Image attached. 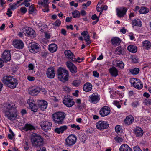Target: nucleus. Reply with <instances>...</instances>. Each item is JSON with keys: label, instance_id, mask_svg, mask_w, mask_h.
Wrapping results in <instances>:
<instances>
[{"label": "nucleus", "instance_id": "nucleus-1", "mask_svg": "<svg viewBox=\"0 0 151 151\" xmlns=\"http://www.w3.org/2000/svg\"><path fill=\"white\" fill-rule=\"evenodd\" d=\"M1 81L4 85L11 89L15 88L19 83L18 80L11 76H4Z\"/></svg>", "mask_w": 151, "mask_h": 151}, {"label": "nucleus", "instance_id": "nucleus-2", "mask_svg": "<svg viewBox=\"0 0 151 151\" xmlns=\"http://www.w3.org/2000/svg\"><path fill=\"white\" fill-rule=\"evenodd\" d=\"M7 109L9 111H7L5 113V116L8 119L11 121H13L16 119L17 115V110L13 105L9 104L7 106Z\"/></svg>", "mask_w": 151, "mask_h": 151}, {"label": "nucleus", "instance_id": "nucleus-3", "mask_svg": "<svg viewBox=\"0 0 151 151\" xmlns=\"http://www.w3.org/2000/svg\"><path fill=\"white\" fill-rule=\"evenodd\" d=\"M66 116L63 112H57L52 115V118L54 122L56 124H62Z\"/></svg>", "mask_w": 151, "mask_h": 151}, {"label": "nucleus", "instance_id": "nucleus-4", "mask_svg": "<svg viewBox=\"0 0 151 151\" xmlns=\"http://www.w3.org/2000/svg\"><path fill=\"white\" fill-rule=\"evenodd\" d=\"M31 141L33 145L36 147H39L43 145L44 141L42 137L36 133L32 134Z\"/></svg>", "mask_w": 151, "mask_h": 151}, {"label": "nucleus", "instance_id": "nucleus-5", "mask_svg": "<svg viewBox=\"0 0 151 151\" xmlns=\"http://www.w3.org/2000/svg\"><path fill=\"white\" fill-rule=\"evenodd\" d=\"M57 74L58 78L60 80H63L66 81L68 80L69 74L67 70L60 68L57 70Z\"/></svg>", "mask_w": 151, "mask_h": 151}, {"label": "nucleus", "instance_id": "nucleus-6", "mask_svg": "<svg viewBox=\"0 0 151 151\" xmlns=\"http://www.w3.org/2000/svg\"><path fill=\"white\" fill-rule=\"evenodd\" d=\"M77 139V137L75 135H69L65 139V145L67 147H70L76 143Z\"/></svg>", "mask_w": 151, "mask_h": 151}, {"label": "nucleus", "instance_id": "nucleus-7", "mask_svg": "<svg viewBox=\"0 0 151 151\" xmlns=\"http://www.w3.org/2000/svg\"><path fill=\"white\" fill-rule=\"evenodd\" d=\"M131 84L134 88L138 89H141L143 86L141 81L138 79L134 78L131 79L130 81Z\"/></svg>", "mask_w": 151, "mask_h": 151}, {"label": "nucleus", "instance_id": "nucleus-8", "mask_svg": "<svg viewBox=\"0 0 151 151\" xmlns=\"http://www.w3.org/2000/svg\"><path fill=\"white\" fill-rule=\"evenodd\" d=\"M52 124L51 122L48 121H43L41 122L40 124L41 128L46 132L51 129Z\"/></svg>", "mask_w": 151, "mask_h": 151}, {"label": "nucleus", "instance_id": "nucleus-9", "mask_svg": "<svg viewBox=\"0 0 151 151\" xmlns=\"http://www.w3.org/2000/svg\"><path fill=\"white\" fill-rule=\"evenodd\" d=\"M22 30L23 33L27 36L31 37H36V33L35 31L30 28L26 27Z\"/></svg>", "mask_w": 151, "mask_h": 151}, {"label": "nucleus", "instance_id": "nucleus-10", "mask_svg": "<svg viewBox=\"0 0 151 151\" xmlns=\"http://www.w3.org/2000/svg\"><path fill=\"white\" fill-rule=\"evenodd\" d=\"M96 125L97 129L101 130L106 129L109 126V124L107 122L103 121H100L97 122Z\"/></svg>", "mask_w": 151, "mask_h": 151}, {"label": "nucleus", "instance_id": "nucleus-11", "mask_svg": "<svg viewBox=\"0 0 151 151\" xmlns=\"http://www.w3.org/2000/svg\"><path fill=\"white\" fill-rule=\"evenodd\" d=\"M100 98V96L97 93H95L89 96L88 100L91 103L95 104L99 101Z\"/></svg>", "mask_w": 151, "mask_h": 151}, {"label": "nucleus", "instance_id": "nucleus-12", "mask_svg": "<svg viewBox=\"0 0 151 151\" xmlns=\"http://www.w3.org/2000/svg\"><path fill=\"white\" fill-rule=\"evenodd\" d=\"M110 108L107 106H104L101 109L99 112L101 116L104 117L108 115L110 113Z\"/></svg>", "mask_w": 151, "mask_h": 151}, {"label": "nucleus", "instance_id": "nucleus-13", "mask_svg": "<svg viewBox=\"0 0 151 151\" xmlns=\"http://www.w3.org/2000/svg\"><path fill=\"white\" fill-rule=\"evenodd\" d=\"M66 65L72 73H77L78 69L77 67L70 61H68L66 62Z\"/></svg>", "mask_w": 151, "mask_h": 151}, {"label": "nucleus", "instance_id": "nucleus-14", "mask_svg": "<svg viewBox=\"0 0 151 151\" xmlns=\"http://www.w3.org/2000/svg\"><path fill=\"white\" fill-rule=\"evenodd\" d=\"M29 48L30 52L33 53L38 52L40 50L38 45L35 43H30L29 45Z\"/></svg>", "mask_w": 151, "mask_h": 151}, {"label": "nucleus", "instance_id": "nucleus-15", "mask_svg": "<svg viewBox=\"0 0 151 151\" xmlns=\"http://www.w3.org/2000/svg\"><path fill=\"white\" fill-rule=\"evenodd\" d=\"M55 72L53 67L49 68L46 71V74L47 77L49 78H53L55 75Z\"/></svg>", "mask_w": 151, "mask_h": 151}, {"label": "nucleus", "instance_id": "nucleus-16", "mask_svg": "<svg viewBox=\"0 0 151 151\" xmlns=\"http://www.w3.org/2000/svg\"><path fill=\"white\" fill-rule=\"evenodd\" d=\"M13 45L15 48L19 49H22L24 47L23 42L19 40L13 41Z\"/></svg>", "mask_w": 151, "mask_h": 151}, {"label": "nucleus", "instance_id": "nucleus-17", "mask_svg": "<svg viewBox=\"0 0 151 151\" xmlns=\"http://www.w3.org/2000/svg\"><path fill=\"white\" fill-rule=\"evenodd\" d=\"M127 10V8L124 7L117 8L116 9L117 14L119 17H123L126 14Z\"/></svg>", "mask_w": 151, "mask_h": 151}, {"label": "nucleus", "instance_id": "nucleus-18", "mask_svg": "<svg viewBox=\"0 0 151 151\" xmlns=\"http://www.w3.org/2000/svg\"><path fill=\"white\" fill-rule=\"evenodd\" d=\"M2 57L5 62L9 61L11 59L10 50H5L3 52Z\"/></svg>", "mask_w": 151, "mask_h": 151}, {"label": "nucleus", "instance_id": "nucleus-19", "mask_svg": "<svg viewBox=\"0 0 151 151\" xmlns=\"http://www.w3.org/2000/svg\"><path fill=\"white\" fill-rule=\"evenodd\" d=\"M64 54L66 57L68 58L70 60L75 61V55L73 54L69 50H66L64 51Z\"/></svg>", "mask_w": 151, "mask_h": 151}, {"label": "nucleus", "instance_id": "nucleus-20", "mask_svg": "<svg viewBox=\"0 0 151 151\" xmlns=\"http://www.w3.org/2000/svg\"><path fill=\"white\" fill-rule=\"evenodd\" d=\"M64 104L67 107H71L75 104L74 102L70 98H65L63 100Z\"/></svg>", "mask_w": 151, "mask_h": 151}, {"label": "nucleus", "instance_id": "nucleus-21", "mask_svg": "<svg viewBox=\"0 0 151 151\" xmlns=\"http://www.w3.org/2000/svg\"><path fill=\"white\" fill-rule=\"evenodd\" d=\"M38 105L41 110H44L47 107V103L44 100H39L38 102Z\"/></svg>", "mask_w": 151, "mask_h": 151}, {"label": "nucleus", "instance_id": "nucleus-22", "mask_svg": "<svg viewBox=\"0 0 151 151\" xmlns=\"http://www.w3.org/2000/svg\"><path fill=\"white\" fill-rule=\"evenodd\" d=\"M40 91V87L32 88L29 89V93L32 96L37 95Z\"/></svg>", "mask_w": 151, "mask_h": 151}, {"label": "nucleus", "instance_id": "nucleus-23", "mask_svg": "<svg viewBox=\"0 0 151 151\" xmlns=\"http://www.w3.org/2000/svg\"><path fill=\"white\" fill-rule=\"evenodd\" d=\"M68 128L67 126L64 125L55 128L54 130L55 132L58 134L62 133Z\"/></svg>", "mask_w": 151, "mask_h": 151}, {"label": "nucleus", "instance_id": "nucleus-24", "mask_svg": "<svg viewBox=\"0 0 151 151\" xmlns=\"http://www.w3.org/2000/svg\"><path fill=\"white\" fill-rule=\"evenodd\" d=\"M134 134L136 137H141L143 134V131L142 129L139 127H136L134 130Z\"/></svg>", "mask_w": 151, "mask_h": 151}, {"label": "nucleus", "instance_id": "nucleus-25", "mask_svg": "<svg viewBox=\"0 0 151 151\" xmlns=\"http://www.w3.org/2000/svg\"><path fill=\"white\" fill-rule=\"evenodd\" d=\"M134 119V118L132 115L127 116L124 120L125 124L127 125H130L133 122Z\"/></svg>", "mask_w": 151, "mask_h": 151}, {"label": "nucleus", "instance_id": "nucleus-26", "mask_svg": "<svg viewBox=\"0 0 151 151\" xmlns=\"http://www.w3.org/2000/svg\"><path fill=\"white\" fill-rule=\"evenodd\" d=\"M92 85L88 82L86 83L83 86L84 91L88 92L91 91L92 89Z\"/></svg>", "mask_w": 151, "mask_h": 151}, {"label": "nucleus", "instance_id": "nucleus-27", "mask_svg": "<svg viewBox=\"0 0 151 151\" xmlns=\"http://www.w3.org/2000/svg\"><path fill=\"white\" fill-rule=\"evenodd\" d=\"M120 151H132V149L127 144H122L119 148Z\"/></svg>", "mask_w": 151, "mask_h": 151}, {"label": "nucleus", "instance_id": "nucleus-28", "mask_svg": "<svg viewBox=\"0 0 151 151\" xmlns=\"http://www.w3.org/2000/svg\"><path fill=\"white\" fill-rule=\"evenodd\" d=\"M22 130L27 132L29 130L35 129V127L33 125L28 124H26L22 128Z\"/></svg>", "mask_w": 151, "mask_h": 151}, {"label": "nucleus", "instance_id": "nucleus-29", "mask_svg": "<svg viewBox=\"0 0 151 151\" xmlns=\"http://www.w3.org/2000/svg\"><path fill=\"white\" fill-rule=\"evenodd\" d=\"M109 72L112 76L116 77L118 75V70L115 67H112L109 69Z\"/></svg>", "mask_w": 151, "mask_h": 151}, {"label": "nucleus", "instance_id": "nucleus-30", "mask_svg": "<svg viewBox=\"0 0 151 151\" xmlns=\"http://www.w3.org/2000/svg\"><path fill=\"white\" fill-rule=\"evenodd\" d=\"M111 42L113 45H118L120 43L121 40L119 38L115 37L111 39Z\"/></svg>", "mask_w": 151, "mask_h": 151}, {"label": "nucleus", "instance_id": "nucleus-31", "mask_svg": "<svg viewBox=\"0 0 151 151\" xmlns=\"http://www.w3.org/2000/svg\"><path fill=\"white\" fill-rule=\"evenodd\" d=\"M57 49V46L55 44H52L49 45V50L51 52H54L56 51Z\"/></svg>", "mask_w": 151, "mask_h": 151}, {"label": "nucleus", "instance_id": "nucleus-32", "mask_svg": "<svg viewBox=\"0 0 151 151\" xmlns=\"http://www.w3.org/2000/svg\"><path fill=\"white\" fill-rule=\"evenodd\" d=\"M127 49L129 52L133 53H136L137 51V47L133 45H129Z\"/></svg>", "mask_w": 151, "mask_h": 151}, {"label": "nucleus", "instance_id": "nucleus-33", "mask_svg": "<svg viewBox=\"0 0 151 151\" xmlns=\"http://www.w3.org/2000/svg\"><path fill=\"white\" fill-rule=\"evenodd\" d=\"M132 25L133 27L136 26L140 27L142 25L141 22L139 19H134L132 21Z\"/></svg>", "mask_w": 151, "mask_h": 151}, {"label": "nucleus", "instance_id": "nucleus-34", "mask_svg": "<svg viewBox=\"0 0 151 151\" xmlns=\"http://www.w3.org/2000/svg\"><path fill=\"white\" fill-rule=\"evenodd\" d=\"M29 106L31 110L34 112H36L37 110V107L36 105L35 104V102L31 103H29Z\"/></svg>", "mask_w": 151, "mask_h": 151}, {"label": "nucleus", "instance_id": "nucleus-35", "mask_svg": "<svg viewBox=\"0 0 151 151\" xmlns=\"http://www.w3.org/2000/svg\"><path fill=\"white\" fill-rule=\"evenodd\" d=\"M143 46L145 49H148L151 47V43L148 40H145L142 42Z\"/></svg>", "mask_w": 151, "mask_h": 151}, {"label": "nucleus", "instance_id": "nucleus-36", "mask_svg": "<svg viewBox=\"0 0 151 151\" xmlns=\"http://www.w3.org/2000/svg\"><path fill=\"white\" fill-rule=\"evenodd\" d=\"M139 69L138 68H135L129 70V72L130 73L133 75L137 74L139 73Z\"/></svg>", "mask_w": 151, "mask_h": 151}, {"label": "nucleus", "instance_id": "nucleus-37", "mask_svg": "<svg viewBox=\"0 0 151 151\" xmlns=\"http://www.w3.org/2000/svg\"><path fill=\"white\" fill-rule=\"evenodd\" d=\"M115 130L116 132L118 134L123 132V130L121 126L120 125H117L115 127Z\"/></svg>", "mask_w": 151, "mask_h": 151}, {"label": "nucleus", "instance_id": "nucleus-38", "mask_svg": "<svg viewBox=\"0 0 151 151\" xmlns=\"http://www.w3.org/2000/svg\"><path fill=\"white\" fill-rule=\"evenodd\" d=\"M29 13L30 14H35L37 12V10L35 9L33 5H31L29 8Z\"/></svg>", "mask_w": 151, "mask_h": 151}, {"label": "nucleus", "instance_id": "nucleus-39", "mask_svg": "<svg viewBox=\"0 0 151 151\" xmlns=\"http://www.w3.org/2000/svg\"><path fill=\"white\" fill-rule=\"evenodd\" d=\"M149 9L145 7H142L139 12L141 14H145L148 12Z\"/></svg>", "mask_w": 151, "mask_h": 151}, {"label": "nucleus", "instance_id": "nucleus-40", "mask_svg": "<svg viewBox=\"0 0 151 151\" xmlns=\"http://www.w3.org/2000/svg\"><path fill=\"white\" fill-rule=\"evenodd\" d=\"M116 63V67L121 69H123L124 68V65L123 62L121 61H117Z\"/></svg>", "mask_w": 151, "mask_h": 151}, {"label": "nucleus", "instance_id": "nucleus-41", "mask_svg": "<svg viewBox=\"0 0 151 151\" xmlns=\"http://www.w3.org/2000/svg\"><path fill=\"white\" fill-rule=\"evenodd\" d=\"M123 50V49L122 48V47L119 46L117 47L115 50V52L117 54L120 55L122 54Z\"/></svg>", "mask_w": 151, "mask_h": 151}, {"label": "nucleus", "instance_id": "nucleus-42", "mask_svg": "<svg viewBox=\"0 0 151 151\" xmlns=\"http://www.w3.org/2000/svg\"><path fill=\"white\" fill-rule=\"evenodd\" d=\"M72 15L73 17L74 18L79 17L80 15V13L79 11L76 10L73 12Z\"/></svg>", "mask_w": 151, "mask_h": 151}, {"label": "nucleus", "instance_id": "nucleus-43", "mask_svg": "<svg viewBox=\"0 0 151 151\" xmlns=\"http://www.w3.org/2000/svg\"><path fill=\"white\" fill-rule=\"evenodd\" d=\"M81 83L80 81L79 80H75L72 83L73 85L76 87H78Z\"/></svg>", "mask_w": 151, "mask_h": 151}, {"label": "nucleus", "instance_id": "nucleus-44", "mask_svg": "<svg viewBox=\"0 0 151 151\" xmlns=\"http://www.w3.org/2000/svg\"><path fill=\"white\" fill-rule=\"evenodd\" d=\"M61 24V22L59 20H57L54 23L52 24L56 27L59 26Z\"/></svg>", "mask_w": 151, "mask_h": 151}, {"label": "nucleus", "instance_id": "nucleus-45", "mask_svg": "<svg viewBox=\"0 0 151 151\" xmlns=\"http://www.w3.org/2000/svg\"><path fill=\"white\" fill-rule=\"evenodd\" d=\"M18 6H17V4L15 3H13V4H10V9L12 10H14Z\"/></svg>", "mask_w": 151, "mask_h": 151}, {"label": "nucleus", "instance_id": "nucleus-46", "mask_svg": "<svg viewBox=\"0 0 151 151\" xmlns=\"http://www.w3.org/2000/svg\"><path fill=\"white\" fill-rule=\"evenodd\" d=\"M39 27L40 30L42 32H43V30L45 29L47 27V26L45 24H43L41 25V26H39Z\"/></svg>", "mask_w": 151, "mask_h": 151}, {"label": "nucleus", "instance_id": "nucleus-47", "mask_svg": "<svg viewBox=\"0 0 151 151\" xmlns=\"http://www.w3.org/2000/svg\"><path fill=\"white\" fill-rule=\"evenodd\" d=\"M133 108H135L139 105V101H136L132 103L131 104Z\"/></svg>", "mask_w": 151, "mask_h": 151}, {"label": "nucleus", "instance_id": "nucleus-48", "mask_svg": "<svg viewBox=\"0 0 151 151\" xmlns=\"http://www.w3.org/2000/svg\"><path fill=\"white\" fill-rule=\"evenodd\" d=\"M114 139L118 142H121L122 141V139L120 137L116 136L114 138Z\"/></svg>", "mask_w": 151, "mask_h": 151}, {"label": "nucleus", "instance_id": "nucleus-49", "mask_svg": "<svg viewBox=\"0 0 151 151\" xmlns=\"http://www.w3.org/2000/svg\"><path fill=\"white\" fill-rule=\"evenodd\" d=\"M144 103L146 105L151 104V99H145V101Z\"/></svg>", "mask_w": 151, "mask_h": 151}, {"label": "nucleus", "instance_id": "nucleus-50", "mask_svg": "<svg viewBox=\"0 0 151 151\" xmlns=\"http://www.w3.org/2000/svg\"><path fill=\"white\" fill-rule=\"evenodd\" d=\"M20 11L21 13L25 14L27 11V9L25 7H22L20 9Z\"/></svg>", "mask_w": 151, "mask_h": 151}, {"label": "nucleus", "instance_id": "nucleus-51", "mask_svg": "<svg viewBox=\"0 0 151 151\" xmlns=\"http://www.w3.org/2000/svg\"><path fill=\"white\" fill-rule=\"evenodd\" d=\"M113 104L116 105L118 108H120L121 106L119 104V102L116 101H114L113 102Z\"/></svg>", "mask_w": 151, "mask_h": 151}, {"label": "nucleus", "instance_id": "nucleus-52", "mask_svg": "<svg viewBox=\"0 0 151 151\" xmlns=\"http://www.w3.org/2000/svg\"><path fill=\"white\" fill-rule=\"evenodd\" d=\"M11 9L10 8H8L7 9V12L6 13L7 15L9 17H10L11 16L12 14V12L11 11Z\"/></svg>", "mask_w": 151, "mask_h": 151}, {"label": "nucleus", "instance_id": "nucleus-53", "mask_svg": "<svg viewBox=\"0 0 151 151\" xmlns=\"http://www.w3.org/2000/svg\"><path fill=\"white\" fill-rule=\"evenodd\" d=\"M133 149L134 151H142V150L138 146H134Z\"/></svg>", "mask_w": 151, "mask_h": 151}, {"label": "nucleus", "instance_id": "nucleus-54", "mask_svg": "<svg viewBox=\"0 0 151 151\" xmlns=\"http://www.w3.org/2000/svg\"><path fill=\"white\" fill-rule=\"evenodd\" d=\"M69 126H70L72 128H77V129L78 130L80 129V128L79 127V126L78 125L76 126L75 124H73L70 125Z\"/></svg>", "mask_w": 151, "mask_h": 151}, {"label": "nucleus", "instance_id": "nucleus-55", "mask_svg": "<svg viewBox=\"0 0 151 151\" xmlns=\"http://www.w3.org/2000/svg\"><path fill=\"white\" fill-rule=\"evenodd\" d=\"M63 91H65L67 92H69L70 90L69 87L65 86L63 87Z\"/></svg>", "mask_w": 151, "mask_h": 151}, {"label": "nucleus", "instance_id": "nucleus-56", "mask_svg": "<svg viewBox=\"0 0 151 151\" xmlns=\"http://www.w3.org/2000/svg\"><path fill=\"white\" fill-rule=\"evenodd\" d=\"M91 4V1H89L86 3H84L82 4V6L87 7L90 5Z\"/></svg>", "mask_w": 151, "mask_h": 151}, {"label": "nucleus", "instance_id": "nucleus-57", "mask_svg": "<svg viewBox=\"0 0 151 151\" xmlns=\"http://www.w3.org/2000/svg\"><path fill=\"white\" fill-rule=\"evenodd\" d=\"M49 0H43V2L44 4V6H48V1Z\"/></svg>", "mask_w": 151, "mask_h": 151}, {"label": "nucleus", "instance_id": "nucleus-58", "mask_svg": "<svg viewBox=\"0 0 151 151\" xmlns=\"http://www.w3.org/2000/svg\"><path fill=\"white\" fill-rule=\"evenodd\" d=\"M29 149V147L28 144V142H25V145L24 146V150L25 151H28Z\"/></svg>", "mask_w": 151, "mask_h": 151}, {"label": "nucleus", "instance_id": "nucleus-59", "mask_svg": "<svg viewBox=\"0 0 151 151\" xmlns=\"http://www.w3.org/2000/svg\"><path fill=\"white\" fill-rule=\"evenodd\" d=\"M93 76L96 77H99V73L97 72L96 71H94L93 72Z\"/></svg>", "mask_w": 151, "mask_h": 151}, {"label": "nucleus", "instance_id": "nucleus-60", "mask_svg": "<svg viewBox=\"0 0 151 151\" xmlns=\"http://www.w3.org/2000/svg\"><path fill=\"white\" fill-rule=\"evenodd\" d=\"M35 77L32 76H27V79L29 81H32L35 80Z\"/></svg>", "mask_w": 151, "mask_h": 151}, {"label": "nucleus", "instance_id": "nucleus-61", "mask_svg": "<svg viewBox=\"0 0 151 151\" xmlns=\"http://www.w3.org/2000/svg\"><path fill=\"white\" fill-rule=\"evenodd\" d=\"M28 68H29V70H32L34 69V66L33 64L32 63H30L29 65L28 66Z\"/></svg>", "mask_w": 151, "mask_h": 151}, {"label": "nucleus", "instance_id": "nucleus-62", "mask_svg": "<svg viewBox=\"0 0 151 151\" xmlns=\"http://www.w3.org/2000/svg\"><path fill=\"white\" fill-rule=\"evenodd\" d=\"M91 19L93 20H97V19H99L97 16L95 14L92 16Z\"/></svg>", "mask_w": 151, "mask_h": 151}, {"label": "nucleus", "instance_id": "nucleus-63", "mask_svg": "<svg viewBox=\"0 0 151 151\" xmlns=\"http://www.w3.org/2000/svg\"><path fill=\"white\" fill-rule=\"evenodd\" d=\"M4 65V63L3 60L0 58V68H2Z\"/></svg>", "mask_w": 151, "mask_h": 151}, {"label": "nucleus", "instance_id": "nucleus-64", "mask_svg": "<svg viewBox=\"0 0 151 151\" xmlns=\"http://www.w3.org/2000/svg\"><path fill=\"white\" fill-rule=\"evenodd\" d=\"M143 96L144 97L147 98H149L150 96V94L147 92H145L143 94Z\"/></svg>", "mask_w": 151, "mask_h": 151}]
</instances>
